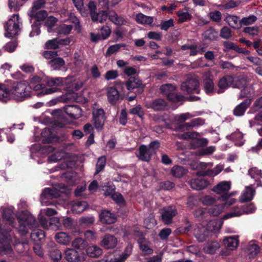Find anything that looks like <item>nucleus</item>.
<instances>
[{"label":"nucleus","instance_id":"c85d7f7f","mask_svg":"<svg viewBox=\"0 0 262 262\" xmlns=\"http://www.w3.org/2000/svg\"><path fill=\"white\" fill-rule=\"evenodd\" d=\"M251 104L250 99H246L238 105L234 110V114L236 116H241L244 115L247 108Z\"/></svg>","mask_w":262,"mask_h":262},{"label":"nucleus","instance_id":"f257e3e1","mask_svg":"<svg viewBox=\"0 0 262 262\" xmlns=\"http://www.w3.org/2000/svg\"><path fill=\"white\" fill-rule=\"evenodd\" d=\"M31 86L26 81L14 83L10 90L11 99L21 101L31 95Z\"/></svg>","mask_w":262,"mask_h":262},{"label":"nucleus","instance_id":"a19ab883","mask_svg":"<svg viewBox=\"0 0 262 262\" xmlns=\"http://www.w3.org/2000/svg\"><path fill=\"white\" fill-rule=\"evenodd\" d=\"M11 99L10 90L4 84L0 83V100L7 102Z\"/></svg>","mask_w":262,"mask_h":262},{"label":"nucleus","instance_id":"37998d69","mask_svg":"<svg viewBox=\"0 0 262 262\" xmlns=\"http://www.w3.org/2000/svg\"><path fill=\"white\" fill-rule=\"evenodd\" d=\"M225 246L229 250H233L237 246L238 240L234 237L230 236L224 240Z\"/></svg>","mask_w":262,"mask_h":262},{"label":"nucleus","instance_id":"6e6d98bb","mask_svg":"<svg viewBox=\"0 0 262 262\" xmlns=\"http://www.w3.org/2000/svg\"><path fill=\"white\" fill-rule=\"evenodd\" d=\"M72 246L79 249H84L88 245L86 241L81 238H75L72 243Z\"/></svg>","mask_w":262,"mask_h":262},{"label":"nucleus","instance_id":"a18cd8bd","mask_svg":"<svg viewBox=\"0 0 262 262\" xmlns=\"http://www.w3.org/2000/svg\"><path fill=\"white\" fill-rule=\"evenodd\" d=\"M221 228V224L220 221L213 220L210 221L207 224V227L205 228L206 230L209 232H216L219 231Z\"/></svg>","mask_w":262,"mask_h":262},{"label":"nucleus","instance_id":"f3484780","mask_svg":"<svg viewBox=\"0 0 262 262\" xmlns=\"http://www.w3.org/2000/svg\"><path fill=\"white\" fill-rule=\"evenodd\" d=\"M154 154V150L151 148H149L147 146L142 145L139 148V154L137 155V157L142 161L148 162Z\"/></svg>","mask_w":262,"mask_h":262},{"label":"nucleus","instance_id":"20e7f679","mask_svg":"<svg viewBox=\"0 0 262 262\" xmlns=\"http://www.w3.org/2000/svg\"><path fill=\"white\" fill-rule=\"evenodd\" d=\"M21 24L18 15L13 14L4 26L5 36L11 37L17 35L20 31Z\"/></svg>","mask_w":262,"mask_h":262},{"label":"nucleus","instance_id":"680f3d73","mask_svg":"<svg viewBox=\"0 0 262 262\" xmlns=\"http://www.w3.org/2000/svg\"><path fill=\"white\" fill-rule=\"evenodd\" d=\"M200 201L203 205L205 206H210L214 204L216 202V200L215 198L211 195H206L202 196L200 199Z\"/></svg>","mask_w":262,"mask_h":262},{"label":"nucleus","instance_id":"1a4fd4ad","mask_svg":"<svg viewBox=\"0 0 262 262\" xmlns=\"http://www.w3.org/2000/svg\"><path fill=\"white\" fill-rule=\"evenodd\" d=\"M116 83H120L121 85L125 84L127 89L129 91L137 89L139 94L141 93L145 88V85L143 84L142 81L135 77L129 78L125 83L119 81L116 82Z\"/></svg>","mask_w":262,"mask_h":262},{"label":"nucleus","instance_id":"c03bdc74","mask_svg":"<svg viewBox=\"0 0 262 262\" xmlns=\"http://www.w3.org/2000/svg\"><path fill=\"white\" fill-rule=\"evenodd\" d=\"M243 137V134L239 131L235 132L229 136V138L233 140L235 142V144L239 146L243 145L244 143Z\"/></svg>","mask_w":262,"mask_h":262},{"label":"nucleus","instance_id":"49530a36","mask_svg":"<svg viewBox=\"0 0 262 262\" xmlns=\"http://www.w3.org/2000/svg\"><path fill=\"white\" fill-rule=\"evenodd\" d=\"M249 174L253 179H255L257 182L256 186H261L260 182L258 181L260 178H262V173L261 171L256 168H252L249 170Z\"/></svg>","mask_w":262,"mask_h":262},{"label":"nucleus","instance_id":"473e14b6","mask_svg":"<svg viewBox=\"0 0 262 262\" xmlns=\"http://www.w3.org/2000/svg\"><path fill=\"white\" fill-rule=\"evenodd\" d=\"M28 15L31 19L34 18L36 21H39L43 20L47 16L48 14L45 10H40L29 11Z\"/></svg>","mask_w":262,"mask_h":262},{"label":"nucleus","instance_id":"09e8293b","mask_svg":"<svg viewBox=\"0 0 262 262\" xmlns=\"http://www.w3.org/2000/svg\"><path fill=\"white\" fill-rule=\"evenodd\" d=\"M204 120L200 118H197L191 120L190 122L186 123L183 127L188 129L191 127H197L204 124Z\"/></svg>","mask_w":262,"mask_h":262},{"label":"nucleus","instance_id":"864d4df0","mask_svg":"<svg viewBox=\"0 0 262 262\" xmlns=\"http://www.w3.org/2000/svg\"><path fill=\"white\" fill-rule=\"evenodd\" d=\"M13 207L5 208L3 211V217L4 219L6 220L9 222V224L13 223Z\"/></svg>","mask_w":262,"mask_h":262},{"label":"nucleus","instance_id":"c756f323","mask_svg":"<svg viewBox=\"0 0 262 262\" xmlns=\"http://www.w3.org/2000/svg\"><path fill=\"white\" fill-rule=\"evenodd\" d=\"M220 248V244L216 241H210L206 243L203 248L204 251L208 254H213Z\"/></svg>","mask_w":262,"mask_h":262},{"label":"nucleus","instance_id":"a878e982","mask_svg":"<svg viewBox=\"0 0 262 262\" xmlns=\"http://www.w3.org/2000/svg\"><path fill=\"white\" fill-rule=\"evenodd\" d=\"M224 20L232 28L239 29L241 28V20L236 15L228 14L226 16Z\"/></svg>","mask_w":262,"mask_h":262},{"label":"nucleus","instance_id":"338daca9","mask_svg":"<svg viewBox=\"0 0 262 262\" xmlns=\"http://www.w3.org/2000/svg\"><path fill=\"white\" fill-rule=\"evenodd\" d=\"M66 156V153L63 151H59L51 155L49 158L50 162H56L62 159Z\"/></svg>","mask_w":262,"mask_h":262},{"label":"nucleus","instance_id":"dca6fc26","mask_svg":"<svg viewBox=\"0 0 262 262\" xmlns=\"http://www.w3.org/2000/svg\"><path fill=\"white\" fill-rule=\"evenodd\" d=\"M231 183L230 181H222L215 186L212 189L213 191L217 194L223 196L224 194H228L231 189Z\"/></svg>","mask_w":262,"mask_h":262},{"label":"nucleus","instance_id":"a211bd4d","mask_svg":"<svg viewBox=\"0 0 262 262\" xmlns=\"http://www.w3.org/2000/svg\"><path fill=\"white\" fill-rule=\"evenodd\" d=\"M233 80V77L229 75L225 76L221 78L218 82L219 90L217 91V93L218 94L222 93L229 86H232Z\"/></svg>","mask_w":262,"mask_h":262},{"label":"nucleus","instance_id":"9b49d317","mask_svg":"<svg viewBox=\"0 0 262 262\" xmlns=\"http://www.w3.org/2000/svg\"><path fill=\"white\" fill-rule=\"evenodd\" d=\"M199 86V81L198 78L195 76H190L185 82L182 83L181 89L183 91L190 93L196 90Z\"/></svg>","mask_w":262,"mask_h":262},{"label":"nucleus","instance_id":"72a5a7b5","mask_svg":"<svg viewBox=\"0 0 262 262\" xmlns=\"http://www.w3.org/2000/svg\"><path fill=\"white\" fill-rule=\"evenodd\" d=\"M86 251L90 257L95 258L99 257L102 253V250L95 245L89 247Z\"/></svg>","mask_w":262,"mask_h":262},{"label":"nucleus","instance_id":"4c0bfd02","mask_svg":"<svg viewBox=\"0 0 262 262\" xmlns=\"http://www.w3.org/2000/svg\"><path fill=\"white\" fill-rule=\"evenodd\" d=\"M85 202H76L72 206V211L75 214H79L82 212L87 207Z\"/></svg>","mask_w":262,"mask_h":262},{"label":"nucleus","instance_id":"774afa93","mask_svg":"<svg viewBox=\"0 0 262 262\" xmlns=\"http://www.w3.org/2000/svg\"><path fill=\"white\" fill-rule=\"evenodd\" d=\"M112 32L110 26L105 25L101 28L100 36L103 40L106 39L110 36Z\"/></svg>","mask_w":262,"mask_h":262},{"label":"nucleus","instance_id":"2eb2a0df","mask_svg":"<svg viewBox=\"0 0 262 262\" xmlns=\"http://www.w3.org/2000/svg\"><path fill=\"white\" fill-rule=\"evenodd\" d=\"M118 242L117 238L114 235L106 234L102 237L100 245L106 249H111L116 247Z\"/></svg>","mask_w":262,"mask_h":262},{"label":"nucleus","instance_id":"13d9d810","mask_svg":"<svg viewBox=\"0 0 262 262\" xmlns=\"http://www.w3.org/2000/svg\"><path fill=\"white\" fill-rule=\"evenodd\" d=\"M254 93V90L252 86L247 85L241 91L239 98L251 97Z\"/></svg>","mask_w":262,"mask_h":262},{"label":"nucleus","instance_id":"69168bd1","mask_svg":"<svg viewBox=\"0 0 262 262\" xmlns=\"http://www.w3.org/2000/svg\"><path fill=\"white\" fill-rule=\"evenodd\" d=\"M57 20V19L53 16H49L47 18L45 25L47 27L48 32L52 31V27L55 26Z\"/></svg>","mask_w":262,"mask_h":262},{"label":"nucleus","instance_id":"2f4dec72","mask_svg":"<svg viewBox=\"0 0 262 262\" xmlns=\"http://www.w3.org/2000/svg\"><path fill=\"white\" fill-rule=\"evenodd\" d=\"M133 246L128 244L124 252L118 257H115L112 259L113 262H123L130 255L132 252Z\"/></svg>","mask_w":262,"mask_h":262},{"label":"nucleus","instance_id":"0eeeda50","mask_svg":"<svg viewBox=\"0 0 262 262\" xmlns=\"http://www.w3.org/2000/svg\"><path fill=\"white\" fill-rule=\"evenodd\" d=\"M93 117L95 128L99 130H101L105 119L103 110L101 108H94Z\"/></svg>","mask_w":262,"mask_h":262},{"label":"nucleus","instance_id":"4be33fe9","mask_svg":"<svg viewBox=\"0 0 262 262\" xmlns=\"http://www.w3.org/2000/svg\"><path fill=\"white\" fill-rule=\"evenodd\" d=\"M108 101L112 104H115L119 100L120 94L118 91L114 86L108 87L106 89Z\"/></svg>","mask_w":262,"mask_h":262},{"label":"nucleus","instance_id":"6e6552de","mask_svg":"<svg viewBox=\"0 0 262 262\" xmlns=\"http://www.w3.org/2000/svg\"><path fill=\"white\" fill-rule=\"evenodd\" d=\"M1 238L0 239V253L7 254L10 253L12 251L10 245V235L7 231L5 233L3 232H0Z\"/></svg>","mask_w":262,"mask_h":262},{"label":"nucleus","instance_id":"e2e57ef3","mask_svg":"<svg viewBox=\"0 0 262 262\" xmlns=\"http://www.w3.org/2000/svg\"><path fill=\"white\" fill-rule=\"evenodd\" d=\"M240 4V1L235 2L233 1H230L229 2L222 5H219L217 7L221 10H226L231 8H233L237 7Z\"/></svg>","mask_w":262,"mask_h":262},{"label":"nucleus","instance_id":"9d476101","mask_svg":"<svg viewBox=\"0 0 262 262\" xmlns=\"http://www.w3.org/2000/svg\"><path fill=\"white\" fill-rule=\"evenodd\" d=\"M60 195L59 192L56 189L45 188L40 195V203L42 205H49L51 203L47 200L57 198Z\"/></svg>","mask_w":262,"mask_h":262},{"label":"nucleus","instance_id":"0e129e2a","mask_svg":"<svg viewBox=\"0 0 262 262\" xmlns=\"http://www.w3.org/2000/svg\"><path fill=\"white\" fill-rule=\"evenodd\" d=\"M59 47L58 38H57L47 41L45 45V48L47 49H56Z\"/></svg>","mask_w":262,"mask_h":262},{"label":"nucleus","instance_id":"bf43d9fd","mask_svg":"<svg viewBox=\"0 0 262 262\" xmlns=\"http://www.w3.org/2000/svg\"><path fill=\"white\" fill-rule=\"evenodd\" d=\"M125 46V45L124 44H115L110 46L105 54V57H110L112 54L119 51L121 47Z\"/></svg>","mask_w":262,"mask_h":262},{"label":"nucleus","instance_id":"7c9ffc66","mask_svg":"<svg viewBox=\"0 0 262 262\" xmlns=\"http://www.w3.org/2000/svg\"><path fill=\"white\" fill-rule=\"evenodd\" d=\"M41 135L43 138L42 141L44 143H51L56 139L55 136L52 134L51 129L50 128L43 129L41 133Z\"/></svg>","mask_w":262,"mask_h":262},{"label":"nucleus","instance_id":"3c124183","mask_svg":"<svg viewBox=\"0 0 262 262\" xmlns=\"http://www.w3.org/2000/svg\"><path fill=\"white\" fill-rule=\"evenodd\" d=\"M247 83L246 78L242 76L233 77L232 87L240 88L245 86Z\"/></svg>","mask_w":262,"mask_h":262},{"label":"nucleus","instance_id":"aec40b11","mask_svg":"<svg viewBox=\"0 0 262 262\" xmlns=\"http://www.w3.org/2000/svg\"><path fill=\"white\" fill-rule=\"evenodd\" d=\"M108 19L117 26L124 25L126 23L125 19L121 15H119L114 10H111L107 12Z\"/></svg>","mask_w":262,"mask_h":262},{"label":"nucleus","instance_id":"ea45409f","mask_svg":"<svg viewBox=\"0 0 262 262\" xmlns=\"http://www.w3.org/2000/svg\"><path fill=\"white\" fill-rule=\"evenodd\" d=\"M55 239L59 244L67 245L71 242V238L67 233L64 232H59L55 235Z\"/></svg>","mask_w":262,"mask_h":262},{"label":"nucleus","instance_id":"4468645a","mask_svg":"<svg viewBox=\"0 0 262 262\" xmlns=\"http://www.w3.org/2000/svg\"><path fill=\"white\" fill-rule=\"evenodd\" d=\"M167 105L166 101L161 98L156 99L150 101H147L145 106L148 108H151L155 111L164 110Z\"/></svg>","mask_w":262,"mask_h":262},{"label":"nucleus","instance_id":"b1692460","mask_svg":"<svg viewBox=\"0 0 262 262\" xmlns=\"http://www.w3.org/2000/svg\"><path fill=\"white\" fill-rule=\"evenodd\" d=\"M252 185L246 186L239 197V201L243 203L247 201H251L254 194L255 190L252 187Z\"/></svg>","mask_w":262,"mask_h":262},{"label":"nucleus","instance_id":"39448f33","mask_svg":"<svg viewBox=\"0 0 262 262\" xmlns=\"http://www.w3.org/2000/svg\"><path fill=\"white\" fill-rule=\"evenodd\" d=\"M160 91L163 95H166L168 99L173 102L183 101L184 97L176 94V87L171 84L162 85Z\"/></svg>","mask_w":262,"mask_h":262},{"label":"nucleus","instance_id":"423d86ee","mask_svg":"<svg viewBox=\"0 0 262 262\" xmlns=\"http://www.w3.org/2000/svg\"><path fill=\"white\" fill-rule=\"evenodd\" d=\"M248 207H250L249 210L244 209L241 206L234 207L231 211L225 214L223 219L225 220L231 217H238L244 214L252 213L255 210V207L253 204H250Z\"/></svg>","mask_w":262,"mask_h":262},{"label":"nucleus","instance_id":"7ed1b4c3","mask_svg":"<svg viewBox=\"0 0 262 262\" xmlns=\"http://www.w3.org/2000/svg\"><path fill=\"white\" fill-rule=\"evenodd\" d=\"M19 224L18 231L21 234L28 232V228H32L36 223L35 217L27 211H22L17 215Z\"/></svg>","mask_w":262,"mask_h":262},{"label":"nucleus","instance_id":"4d7b16f0","mask_svg":"<svg viewBox=\"0 0 262 262\" xmlns=\"http://www.w3.org/2000/svg\"><path fill=\"white\" fill-rule=\"evenodd\" d=\"M31 238L35 242L40 241L45 237V233L42 230L35 229L33 231L31 234Z\"/></svg>","mask_w":262,"mask_h":262},{"label":"nucleus","instance_id":"e433bc0d","mask_svg":"<svg viewBox=\"0 0 262 262\" xmlns=\"http://www.w3.org/2000/svg\"><path fill=\"white\" fill-rule=\"evenodd\" d=\"M236 194V192H232L228 194H224L223 196H221L219 199L224 202V207L225 206L229 207L234 204L236 202V200L234 198H231L232 196Z\"/></svg>","mask_w":262,"mask_h":262},{"label":"nucleus","instance_id":"79ce46f5","mask_svg":"<svg viewBox=\"0 0 262 262\" xmlns=\"http://www.w3.org/2000/svg\"><path fill=\"white\" fill-rule=\"evenodd\" d=\"M31 86L36 91L42 90L45 87V84L42 79L37 76H33L31 80Z\"/></svg>","mask_w":262,"mask_h":262},{"label":"nucleus","instance_id":"f8f14e48","mask_svg":"<svg viewBox=\"0 0 262 262\" xmlns=\"http://www.w3.org/2000/svg\"><path fill=\"white\" fill-rule=\"evenodd\" d=\"M162 220L166 225L172 223V219L177 214V209L174 206L163 208L161 210Z\"/></svg>","mask_w":262,"mask_h":262},{"label":"nucleus","instance_id":"6ab92c4d","mask_svg":"<svg viewBox=\"0 0 262 262\" xmlns=\"http://www.w3.org/2000/svg\"><path fill=\"white\" fill-rule=\"evenodd\" d=\"M64 111L66 113L73 119H78L82 115L81 110L77 105L67 106L64 108Z\"/></svg>","mask_w":262,"mask_h":262},{"label":"nucleus","instance_id":"8fccbe9b","mask_svg":"<svg viewBox=\"0 0 262 262\" xmlns=\"http://www.w3.org/2000/svg\"><path fill=\"white\" fill-rule=\"evenodd\" d=\"M75 6L80 12L83 16H87L88 15V11L83 7V0H73Z\"/></svg>","mask_w":262,"mask_h":262},{"label":"nucleus","instance_id":"de8ad7c7","mask_svg":"<svg viewBox=\"0 0 262 262\" xmlns=\"http://www.w3.org/2000/svg\"><path fill=\"white\" fill-rule=\"evenodd\" d=\"M49 64L54 70H59L64 65L65 62L64 60L60 57H55L51 60L49 62Z\"/></svg>","mask_w":262,"mask_h":262},{"label":"nucleus","instance_id":"bb28decb","mask_svg":"<svg viewBox=\"0 0 262 262\" xmlns=\"http://www.w3.org/2000/svg\"><path fill=\"white\" fill-rule=\"evenodd\" d=\"M65 258L68 262H78L80 256L78 252L73 249H68L64 252Z\"/></svg>","mask_w":262,"mask_h":262},{"label":"nucleus","instance_id":"cd10ccee","mask_svg":"<svg viewBox=\"0 0 262 262\" xmlns=\"http://www.w3.org/2000/svg\"><path fill=\"white\" fill-rule=\"evenodd\" d=\"M224 165L220 164L217 165L214 168L208 169L206 171L200 172V175L203 176H209L213 177L220 173L223 169Z\"/></svg>","mask_w":262,"mask_h":262},{"label":"nucleus","instance_id":"412c9836","mask_svg":"<svg viewBox=\"0 0 262 262\" xmlns=\"http://www.w3.org/2000/svg\"><path fill=\"white\" fill-rule=\"evenodd\" d=\"M212 74L210 71H207L204 74V89L206 93L209 94L213 92L214 84L212 80L210 78Z\"/></svg>","mask_w":262,"mask_h":262},{"label":"nucleus","instance_id":"c9c22d12","mask_svg":"<svg viewBox=\"0 0 262 262\" xmlns=\"http://www.w3.org/2000/svg\"><path fill=\"white\" fill-rule=\"evenodd\" d=\"M136 20L139 24L143 25H151L154 22V17L149 16H146L141 13H139L136 15Z\"/></svg>","mask_w":262,"mask_h":262},{"label":"nucleus","instance_id":"393cba45","mask_svg":"<svg viewBox=\"0 0 262 262\" xmlns=\"http://www.w3.org/2000/svg\"><path fill=\"white\" fill-rule=\"evenodd\" d=\"M99 217L101 222L104 224H113L116 220L115 214L108 210H103L100 214Z\"/></svg>","mask_w":262,"mask_h":262},{"label":"nucleus","instance_id":"603ef678","mask_svg":"<svg viewBox=\"0 0 262 262\" xmlns=\"http://www.w3.org/2000/svg\"><path fill=\"white\" fill-rule=\"evenodd\" d=\"M171 171L173 176L180 178L186 173L187 170L182 166L176 165L171 168Z\"/></svg>","mask_w":262,"mask_h":262},{"label":"nucleus","instance_id":"ddd939ff","mask_svg":"<svg viewBox=\"0 0 262 262\" xmlns=\"http://www.w3.org/2000/svg\"><path fill=\"white\" fill-rule=\"evenodd\" d=\"M38 220L43 228L48 229L49 226H52L54 229H58L61 226L60 220L58 217H53L50 220V222L49 223L48 221L43 217L41 215L39 214L38 216Z\"/></svg>","mask_w":262,"mask_h":262},{"label":"nucleus","instance_id":"58836bf2","mask_svg":"<svg viewBox=\"0 0 262 262\" xmlns=\"http://www.w3.org/2000/svg\"><path fill=\"white\" fill-rule=\"evenodd\" d=\"M107 17V12L102 10L94 13L91 16V19L94 22L102 23L106 20Z\"/></svg>","mask_w":262,"mask_h":262},{"label":"nucleus","instance_id":"f704fd0d","mask_svg":"<svg viewBox=\"0 0 262 262\" xmlns=\"http://www.w3.org/2000/svg\"><path fill=\"white\" fill-rule=\"evenodd\" d=\"M209 233L205 227L197 228L194 230L195 236L200 242H203L209 236Z\"/></svg>","mask_w":262,"mask_h":262},{"label":"nucleus","instance_id":"f03ea898","mask_svg":"<svg viewBox=\"0 0 262 262\" xmlns=\"http://www.w3.org/2000/svg\"><path fill=\"white\" fill-rule=\"evenodd\" d=\"M47 84L49 86H66L68 91L74 92L82 86L81 83H78L72 77L66 78L50 77L47 79Z\"/></svg>","mask_w":262,"mask_h":262},{"label":"nucleus","instance_id":"052dcab7","mask_svg":"<svg viewBox=\"0 0 262 262\" xmlns=\"http://www.w3.org/2000/svg\"><path fill=\"white\" fill-rule=\"evenodd\" d=\"M72 28L73 27L71 25L62 24L58 27L57 32L59 34L67 35L71 32Z\"/></svg>","mask_w":262,"mask_h":262},{"label":"nucleus","instance_id":"5701e85b","mask_svg":"<svg viewBox=\"0 0 262 262\" xmlns=\"http://www.w3.org/2000/svg\"><path fill=\"white\" fill-rule=\"evenodd\" d=\"M189 184L192 189L200 190L206 188L209 185V183L205 179H194L190 181Z\"/></svg>","mask_w":262,"mask_h":262},{"label":"nucleus","instance_id":"5fc2aeb1","mask_svg":"<svg viewBox=\"0 0 262 262\" xmlns=\"http://www.w3.org/2000/svg\"><path fill=\"white\" fill-rule=\"evenodd\" d=\"M224 205L217 204L212 206L208 209V213L212 216H217L223 211Z\"/></svg>","mask_w":262,"mask_h":262}]
</instances>
